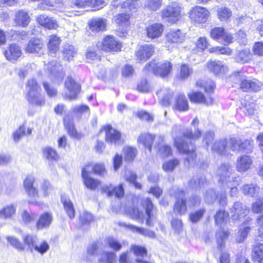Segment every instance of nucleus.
Returning a JSON list of instances; mask_svg holds the SVG:
<instances>
[{"mask_svg":"<svg viewBox=\"0 0 263 263\" xmlns=\"http://www.w3.org/2000/svg\"><path fill=\"white\" fill-rule=\"evenodd\" d=\"M172 136L174 140L175 145L181 153L187 154L184 164L186 167L194 166L196 163V154L195 146L191 140H195L201 136V132L197 129L194 134L188 129L182 131V127L179 125L173 126Z\"/></svg>","mask_w":263,"mask_h":263,"instance_id":"obj_1","label":"nucleus"},{"mask_svg":"<svg viewBox=\"0 0 263 263\" xmlns=\"http://www.w3.org/2000/svg\"><path fill=\"white\" fill-rule=\"evenodd\" d=\"M142 204L145 209V213L137 208H134L127 212L132 218L141 223L146 220V224L148 226H153L156 219L157 210L154 206L152 201L148 198H145L142 201Z\"/></svg>","mask_w":263,"mask_h":263,"instance_id":"obj_2","label":"nucleus"},{"mask_svg":"<svg viewBox=\"0 0 263 263\" xmlns=\"http://www.w3.org/2000/svg\"><path fill=\"white\" fill-rule=\"evenodd\" d=\"M26 89L27 92L26 98L29 104L36 106L45 104L44 98L41 95L42 89L35 79L28 80Z\"/></svg>","mask_w":263,"mask_h":263,"instance_id":"obj_3","label":"nucleus"},{"mask_svg":"<svg viewBox=\"0 0 263 263\" xmlns=\"http://www.w3.org/2000/svg\"><path fill=\"white\" fill-rule=\"evenodd\" d=\"M172 69V64L168 61H165L158 64L155 61H151L145 66L143 70L145 73L152 72L165 77L171 72Z\"/></svg>","mask_w":263,"mask_h":263,"instance_id":"obj_4","label":"nucleus"},{"mask_svg":"<svg viewBox=\"0 0 263 263\" xmlns=\"http://www.w3.org/2000/svg\"><path fill=\"white\" fill-rule=\"evenodd\" d=\"M232 78L241 81L240 88L245 92H256L263 88V84L257 80L243 78L240 71H237L232 76Z\"/></svg>","mask_w":263,"mask_h":263,"instance_id":"obj_5","label":"nucleus"},{"mask_svg":"<svg viewBox=\"0 0 263 263\" xmlns=\"http://www.w3.org/2000/svg\"><path fill=\"white\" fill-rule=\"evenodd\" d=\"M229 144L231 150L245 153H251L254 148L253 140L246 139L242 140L235 137L229 139Z\"/></svg>","mask_w":263,"mask_h":263,"instance_id":"obj_6","label":"nucleus"},{"mask_svg":"<svg viewBox=\"0 0 263 263\" xmlns=\"http://www.w3.org/2000/svg\"><path fill=\"white\" fill-rule=\"evenodd\" d=\"M170 194L177 199L173 209L174 213L180 215L184 214L186 211V205L183 191L177 187H173L170 191Z\"/></svg>","mask_w":263,"mask_h":263,"instance_id":"obj_7","label":"nucleus"},{"mask_svg":"<svg viewBox=\"0 0 263 263\" xmlns=\"http://www.w3.org/2000/svg\"><path fill=\"white\" fill-rule=\"evenodd\" d=\"M189 16L196 24L204 23L208 20L209 12L205 8L196 6L190 11Z\"/></svg>","mask_w":263,"mask_h":263,"instance_id":"obj_8","label":"nucleus"},{"mask_svg":"<svg viewBox=\"0 0 263 263\" xmlns=\"http://www.w3.org/2000/svg\"><path fill=\"white\" fill-rule=\"evenodd\" d=\"M162 17L171 23H175L181 17V8L178 6H168L161 12Z\"/></svg>","mask_w":263,"mask_h":263,"instance_id":"obj_9","label":"nucleus"},{"mask_svg":"<svg viewBox=\"0 0 263 263\" xmlns=\"http://www.w3.org/2000/svg\"><path fill=\"white\" fill-rule=\"evenodd\" d=\"M233 171L232 167L228 163H223L218 167L216 174L219 177V182L224 186L225 183L232 181Z\"/></svg>","mask_w":263,"mask_h":263,"instance_id":"obj_10","label":"nucleus"},{"mask_svg":"<svg viewBox=\"0 0 263 263\" xmlns=\"http://www.w3.org/2000/svg\"><path fill=\"white\" fill-rule=\"evenodd\" d=\"M230 212L233 213L232 216V219L233 220L240 221L249 214L250 209L240 202L237 201L230 209Z\"/></svg>","mask_w":263,"mask_h":263,"instance_id":"obj_11","label":"nucleus"},{"mask_svg":"<svg viewBox=\"0 0 263 263\" xmlns=\"http://www.w3.org/2000/svg\"><path fill=\"white\" fill-rule=\"evenodd\" d=\"M65 85L69 92L63 95L64 98L70 100L76 99L80 90V85L76 83L71 78L67 79Z\"/></svg>","mask_w":263,"mask_h":263,"instance_id":"obj_12","label":"nucleus"},{"mask_svg":"<svg viewBox=\"0 0 263 263\" xmlns=\"http://www.w3.org/2000/svg\"><path fill=\"white\" fill-rule=\"evenodd\" d=\"M121 48V44L111 35L105 37L101 45V50L107 52L118 51Z\"/></svg>","mask_w":263,"mask_h":263,"instance_id":"obj_13","label":"nucleus"},{"mask_svg":"<svg viewBox=\"0 0 263 263\" xmlns=\"http://www.w3.org/2000/svg\"><path fill=\"white\" fill-rule=\"evenodd\" d=\"M154 52L153 45L145 44L142 45L136 52L137 60L139 62H144L149 59Z\"/></svg>","mask_w":263,"mask_h":263,"instance_id":"obj_14","label":"nucleus"},{"mask_svg":"<svg viewBox=\"0 0 263 263\" xmlns=\"http://www.w3.org/2000/svg\"><path fill=\"white\" fill-rule=\"evenodd\" d=\"M210 33L211 37L214 40L222 39L224 44L233 42V37L232 35L228 32H225L224 29L222 27H216L212 29Z\"/></svg>","mask_w":263,"mask_h":263,"instance_id":"obj_15","label":"nucleus"},{"mask_svg":"<svg viewBox=\"0 0 263 263\" xmlns=\"http://www.w3.org/2000/svg\"><path fill=\"white\" fill-rule=\"evenodd\" d=\"M212 151L221 155L228 156L230 154L229 139H221L216 141L212 147Z\"/></svg>","mask_w":263,"mask_h":263,"instance_id":"obj_16","label":"nucleus"},{"mask_svg":"<svg viewBox=\"0 0 263 263\" xmlns=\"http://www.w3.org/2000/svg\"><path fill=\"white\" fill-rule=\"evenodd\" d=\"M102 131L105 133V140L108 143H116L121 138L120 132L113 128L110 125L105 126Z\"/></svg>","mask_w":263,"mask_h":263,"instance_id":"obj_17","label":"nucleus"},{"mask_svg":"<svg viewBox=\"0 0 263 263\" xmlns=\"http://www.w3.org/2000/svg\"><path fill=\"white\" fill-rule=\"evenodd\" d=\"M4 54L7 60L15 61L22 54L20 47L16 44L10 45L4 51Z\"/></svg>","mask_w":263,"mask_h":263,"instance_id":"obj_18","label":"nucleus"},{"mask_svg":"<svg viewBox=\"0 0 263 263\" xmlns=\"http://www.w3.org/2000/svg\"><path fill=\"white\" fill-rule=\"evenodd\" d=\"M102 192L107 194L108 196L115 195L116 197L121 198L124 196V191L122 184L117 187H114L111 184L105 185L102 187Z\"/></svg>","mask_w":263,"mask_h":263,"instance_id":"obj_19","label":"nucleus"},{"mask_svg":"<svg viewBox=\"0 0 263 263\" xmlns=\"http://www.w3.org/2000/svg\"><path fill=\"white\" fill-rule=\"evenodd\" d=\"M156 147L158 153L162 157H168L172 154V149L170 146L163 143L164 137L162 135H158L156 137Z\"/></svg>","mask_w":263,"mask_h":263,"instance_id":"obj_20","label":"nucleus"},{"mask_svg":"<svg viewBox=\"0 0 263 263\" xmlns=\"http://www.w3.org/2000/svg\"><path fill=\"white\" fill-rule=\"evenodd\" d=\"M208 69L214 74L225 73L228 70V67L223 62L220 61H212L208 63Z\"/></svg>","mask_w":263,"mask_h":263,"instance_id":"obj_21","label":"nucleus"},{"mask_svg":"<svg viewBox=\"0 0 263 263\" xmlns=\"http://www.w3.org/2000/svg\"><path fill=\"white\" fill-rule=\"evenodd\" d=\"M189 97L191 101L203 103L206 105H210L213 103V99L208 95L206 97L203 94L200 92H194L189 95Z\"/></svg>","mask_w":263,"mask_h":263,"instance_id":"obj_22","label":"nucleus"},{"mask_svg":"<svg viewBox=\"0 0 263 263\" xmlns=\"http://www.w3.org/2000/svg\"><path fill=\"white\" fill-rule=\"evenodd\" d=\"M52 221V215L50 213H44L41 214L36 223V228L39 230H42L48 228Z\"/></svg>","mask_w":263,"mask_h":263,"instance_id":"obj_23","label":"nucleus"},{"mask_svg":"<svg viewBox=\"0 0 263 263\" xmlns=\"http://www.w3.org/2000/svg\"><path fill=\"white\" fill-rule=\"evenodd\" d=\"M24 250L32 252L38 241L37 237L32 234H26L23 236Z\"/></svg>","mask_w":263,"mask_h":263,"instance_id":"obj_24","label":"nucleus"},{"mask_svg":"<svg viewBox=\"0 0 263 263\" xmlns=\"http://www.w3.org/2000/svg\"><path fill=\"white\" fill-rule=\"evenodd\" d=\"M64 124L67 132L69 136L73 138L80 139L82 135L78 133L74 126V123L72 120L69 119L68 117H65L63 119Z\"/></svg>","mask_w":263,"mask_h":263,"instance_id":"obj_25","label":"nucleus"},{"mask_svg":"<svg viewBox=\"0 0 263 263\" xmlns=\"http://www.w3.org/2000/svg\"><path fill=\"white\" fill-rule=\"evenodd\" d=\"M30 20V18L28 13L25 10H21L16 12L14 22L17 25L26 27L29 23Z\"/></svg>","mask_w":263,"mask_h":263,"instance_id":"obj_26","label":"nucleus"},{"mask_svg":"<svg viewBox=\"0 0 263 263\" xmlns=\"http://www.w3.org/2000/svg\"><path fill=\"white\" fill-rule=\"evenodd\" d=\"M156 138L155 135H152L149 133L141 134L138 138V142L139 144H142L143 146L147 148L149 152H151L152 148V145L154 140Z\"/></svg>","mask_w":263,"mask_h":263,"instance_id":"obj_27","label":"nucleus"},{"mask_svg":"<svg viewBox=\"0 0 263 263\" xmlns=\"http://www.w3.org/2000/svg\"><path fill=\"white\" fill-rule=\"evenodd\" d=\"M185 37L184 33L180 30H173L170 31L166 35V40L169 43H181Z\"/></svg>","mask_w":263,"mask_h":263,"instance_id":"obj_28","label":"nucleus"},{"mask_svg":"<svg viewBox=\"0 0 263 263\" xmlns=\"http://www.w3.org/2000/svg\"><path fill=\"white\" fill-rule=\"evenodd\" d=\"M173 108L180 111L188 110V101L184 95L180 93L176 97Z\"/></svg>","mask_w":263,"mask_h":263,"instance_id":"obj_29","label":"nucleus"},{"mask_svg":"<svg viewBox=\"0 0 263 263\" xmlns=\"http://www.w3.org/2000/svg\"><path fill=\"white\" fill-rule=\"evenodd\" d=\"M163 31V27L161 24H154L146 28L147 36L155 39L160 37Z\"/></svg>","mask_w":263,"mask_h":263,"instance_id":"obj_30","label":"nucleus"},{"mask_svg":"<svg viewBox=\"0 0 263 263\" xmlns=\"http://www.w3.org/2000/svg\"><path fill=\"white\" fill-rule=\"evenodd\" d=\"M89 25L92 31H103L106 28V20L100 17L93 18L90 21Z\"/></svg>","mask_w":263,"mask_h":263,"instance_id":"obj_31","label":"nucleus"},{"mask_svg":"<svg viewBox=\"0 0 263 263\" xmlns=\"http://www.w3.org/2000/svg\"><path fill=\"white\" fill-rule=\"evenodd\" d=\"M37 22L42 26L49 29H54L58 26L55 20L45 15H40L37 17Z\"/></svg>","mask_w":263,"mask_h":263,"instance_id":"obj_32","label":"nucleus"},{"mask_svg":"<svg viewBox=\"0 0 263 263\" xmlns=\"http://www.w3.org/2000/svg\"><path fill=\"white\" fill-rule=\"evenodd\" d=\"M252 164L250 157L247 155H243L239 157L237 161L236 168L239 172L247 171Z\"/></svg>","mask_w":263,"mask_h":263,"instance_id":"obj_33","label":"nucleus"},{"mask_svg":"<svg viewBox=\"0 0 263 263\" xmlns=\"http://www.w3.org/2000/svg\"><path fill=\"white\" fill-rule=\"evenodd\" d=\"M251 219L247 217L244 222V226H241L238 232V235L236 238V241L238 243L243 242L247 237L248 234L251 229L249 226V222Z\"/></svg>","mask_w":263,"mask_h":263,"instance_id":"obj_34","label":"nucleus"},{"mask_svg":"<svg viewBox=\"0 0 263 263\" xmlns=\"http://www.w3.org/2000/svg\"><path fill=\"white\" fill-rule=\"evenodd\" d=\"M43 46V44L40 39H32L29 41L25 50L28 53H38Z\"/></svg>","mask_w":263,"mask_h":263,"instance_id":"obj_35","label":"nucleus"},{"mask_svg":"<svg viewBox=\"0 0 263 263\" xmlns=\"http://www.w3.org/2000/svg\"><path fill=\"white\" fill-rule=\"evenodd\" d=\"M157 95L160 98V102L163 106H167L170 104V99L173 92L167 88L161 89L157 91Z\"/></svg>","mask_w":263,"mask_h":263,"instance_id":"obj_36","label":"nucleus"},{"mask_svg":"<svg viewBox=\"0 0 263 263\" xmlns=\"http://www.w3.org/2000/svg\"><path fill=\"white\" fill-rule=\"evenodd\" d=\"M60 44V40L59 37L55 35H52L49 36L48 47L49 54L51 56H55L56 52L59 50Z\"/></svg>","mask_w":263,"mask_h":263,"instance_id":"obj_37","label":"nucleus"},{"mask_svg":"<svg viewBox=\"0 0 263 263\" xmlns=\"http://www.w3.org/2000/svg\"><path fill=\"white\" fill-rule=\"evenodd\" d=\"M232 180L231 181H229L224 184L223 185V188L225 190L227 188H229L231 189L230 190V195L232 197L235 196L237 195L238 192L237 186L240 184V179L238 177H236L235 176H232Z\"/></svg>","mask_w":263,"mask_h":263,"instance_id":"obj_38","label":"nucleus"},{"mask_svg":"<svg viewBox=\"0 0 263 263\" xmlns=\"http://www.w3.org/2000/svg\"><path fill=\"white\" fill-rule=\"evenodd\" d=\"M259 190L260 188L256 184H247L242 187V193L252 197L257 196Z\"/></svg>","mask_w":263,"mask_h":263,"instance_id":"obj_39","label":"nucleus"},{"mask_svg":"<svg viewBox=\"0 0 263 263\" xmlns=\"http://www.w3.org/2000/svg\"><path fill=\"white\" fill-rule=\"evenodd\" d=\"M252 257L254 263H263V243H258L254 246Z\"/></svg>","mask_w":263,"mask_h":263,"instance_id":"obj_40","label":"nucleus"},{"mask_svg":"<svg viewBox=\"0 0 263 263\" xmlns=\"http://www.w3.org/2000/svg\"><path fill=\"white\" fill-rule=\"evenodd\" d=\"M99 251V248L97 244L93 243L89 245L87 248V255L83 258V260L86 262L92 261L94 257L98 255Z\"/></svg>","mask_w":263,"mask_h":263,"instance_id":"obj_41","label":"nucleus"},{"mask_svg":"<svg viewBox=\"0 0 263 263\" xmlns=\"http://www.w3.org/2000/svg\"><path fill=\"white\" fill-rule=\"evenodd\" d=\"M61 201L68 217L72 219L74 217V210L73 204L68 197L63 195L61 196Z\"/></svg>","mask_w":263,"mask_h":263,"instance_id":"obj_42","label":"nucleus"},{"mask_svg":"<svg viewBox=\"0 0 263 263\" xmlns=\"http://www.w3.org/2000/svg\"><path fill=\"white\" fill-rule=\"evenodd\" d=\"M26 127L24 125L20 126L17 128L15 131L13 133V139L15 142L20 141L21 138L25 135H30L32 133V129L28 128L27 132L26 133Z\"/></svg>","mask_w":263,"mask_h":263,"instance_id":"obj_43","label":"nucleus"},{"mask_svg":"<svg viewBox=\"0 0 263 263\" xmlns=\"http://www.w3.org/2000/svg\"><path fill=\"white\" fill-rule=\"evenodd\" d=\"M126 226L133 232L138 233L145 236H147L149 238H155L156 237L155 233L153 231L149 230H147L144 228H141L132 224H128Z\"/></svg>","mask_w":263,"mask_h":263,"instance_id":"obj_44","label":"nucleus"},{"mask_svg":"<svg viewBox=\"0 0 263 263\" xmlns=\"http://www.w3.org/2000/svg\"><path fill=\"white\" fill-rule=\"evenodd\" d=\"M77 51L76 48L72 45L65 44L63 50L64 58L68 61L72 60L77 53Z\"/></svg>","mask_w":263,"mask_h":263,"instance_id":"obj_45","label":"nucleus"},{"mask_svg":"<svg viewBox=\"0 0 263 263\" xmlns=\"http://www.w3.org/2000/svg\"><path fill=\"white\" fill-rule=\"evenodd\" d=\"M162 0H146L144 3V8L149 11H156L162 6Z\"/></svg>","mask_w":263,"mask_h":263,"instance_id":"obj_46","label":"nucleus"},{"mask_svg":"<svg viewBox=\"0 0 263 263\" xmlns=\"http://www.w3.org/2000/svg\"><path fill=\"white\" fill-rule=\"evenodd\" d=\"M116 258V254L113 252H103L98 259L99 263H113Z\"/></svg>","mask_w":263,"mask_h":263,"instance_id":"obj_47","label":"nucleus"},{"mask_svg":"<svg viewBox=\"0 0 263 263\" xmlns=\"http://www.w3.org/2000/svg\"><path fill=\"white\" fill-rule=\"evenodd\" d=\"M124 178L126 181L133 184L135 188L137 189H141L142 185L137 182V176L135 173L129 171H126L124 174Z\"/></svg>","mask_w":263,"mask_h":263,"instance_id":"obj_48","label":"nucleus"},{"mask_svg":"<svg viewBox=\"0 0 263 263\" xmlns=\"http://www.w3.org/2000/svg\"><path fill=\"white\" fill-rule=\"evenodd\" d=\"M15 213V208L13 205L6 206L0 210V218L7 219L12 216Z\"/></svg>","mask_w":263,"mask_h":263,"instance_id":"obj_49","label":"nucleus"},{"mask_svg":"<svg viewBox=\"0 0 263 263\" xmlns=\"http://www.w3.org/2000/svg\"><path fill=\"white\" fill-rule=\"evenodd\" d=\"M218 18L221 21H227L232 16V11L230 9L226 7H220L217 10Z\"/></svg>","mask_w":263,"mask_h":263,"instance_id":"obj_50","label":"nucleus"},{"mask_svg":"<svg viewBox=\"0 0 263 263\" xmlns=\"http://www.w3.org/2000/svg\"><path fill=\"white\" fill-rule=\"evenodd\" d=\"M129 18L130 16L128 13H120L115 16V21L117 24L122 26L129 24Z\"/></svg>","mask_w":263,"mask_h":263,"instance_id":"obj_51","label":"nucleus"},{"mask_svg":"<svg viewBox=\"0 0 263 263\" xmlns=\"http://www.w3.org/2000/svg\"><path fill=\"white\" fill-rule=\"evenodd\" d=\"M137 155V149L133 147H125L124 148V159L126 161H132Z\"/></svg>","mask_w":263,"mask_h":263,"instance_id":"obj_52","label":"nucleus"},{"mask_svg":"<svg viewBox=\"0 0 263 263\" xmlns=\"http://www.w3.org/2000/svg\"><path fill=\"white\" fill-rule=\"evenodd\" d=\"M85 185L91 190H95L100 184V181L90 177L83 178Z\"/></svg>","mask_w":263,"mask_h":263,"instance_id":"obj_53","label":"nucleus"},{"mask_svg":"<svg viewBox=\"0 0 263 263\" xmlns=\"http://www.w3.org/2000/svg\"><path fill=\"white\" fill-rule=\"evenodd\" d=\"M230 235V232L222 230L218 231L216 234L217 242L219 248H221L223 243Z\"/></svg>","mask_w":263,"mask_h":263,"instance_id":"obj_54","label":"nucleus"},{"mask_svg":"<svg viewBox=\"0 0 263 263\" xmlns=\"http://www.w3.org/2000/svg\"><path fill=\"white\" fill-rule=\"evenodd\" d=\"M193 72V70L188 65L183 64L180 67L179 78L185 80L188 78Z\"/></svg>","mask_w":263,"mask_h":263,"instance_id":"obj_55","label":"nucleus"},{"mask_svg":"<svg viewBox=\"0 0 263 263\" xmlns=\"http://www.w3.org/2000/svg\"><path fill=\"white\" fill-rule=\"evenodd\" d=\"M249 50L245 49L240 50L235 57V59L237 62L243 64L247 63L250 60Z\"/></svg>","mask_w":263,"mask_h":263,"instance_id":"obj_56","label":"nucleus"},{"mask_svg":"<svg viewBox=\"0 0 263 263\" xmlns=\"http://www.w3.org/2000/svg\"><path fill=\"white\" fill-rule=\"evenodd\" d=\"M229 218V213L224 211L220 210L215 216V221L217 224L226 223Z\"/></svg>","mask_w":263,"mask_h":263,"instance_id":"obj_57","label":"nucleus"},{"mask_svg":"<svg viewBox=\"0 0 263 263\" xmlns=\"http://www.w3.org/2000/svg\"><path fill=\"white\" fill-rule=\"evenodd\" d=\"M179 164V161L177 159H174L165 162L162 165L163 170L165 172H172Z\"/></svg>","mask_w":263,"mask_h":263,"instance_id":"obj_58","label":"nucleus"},{"mask_svg":"<svg viewBox=\"0 0 263 263\" xmlns=\"http://www.w3.org/2000/svg\"><path fill=\"white\" fill-rule=\"evenodd\" d=\"M44 156L48 160H57L58 154L55 149L51 147H46L43 149Z\"/></svg>","mask_w":263,"mask_h":263,"instance_id":"obj_59","label":"nucleus"},{"mask_svg":"<svg viewBox=\"0 0 263 263\" xmlns=\"http://www.w3.org/2000/svg\"><path fill=\"white\" fill-rule=\"evenodd\" d=\"M252 211L255 213L263 212V197L258 198L256 202L252 204Z\"/></svg>","mask_w":263,"mask_h":263,"instance_id":"obj_60","label":"nucleus"},{"mask_svg":"<svg viewBox=\"0 0 263 263\" xmlns=\"http://www.w3.org/2000/svg\"><path fill=\"white\" fill-rule=\"evenodd\" d=\"M130 250L134 252L137 256L143 257L147 254L146 249L141 246L132 245L130 247Z\"/></svg>","mask_w":263,"mask_h":263,"instance_id":"obj_61","label":"nucleus"},{"mask_svg":"<svg viewBox=\"0 0 263 263\" xmlns=\"http://www.w3.org/2000/svg\"><path fill=\"white\" fill-rule=\"evenodd\" d=\"M6 239L11 245L17 249L24 250L23 245L16 237L13 236H7Z\"/></svg>","mask_w":263,"mask_h":263,"instance_id":"obj_62","label":"nucleus"},{"mask_svg":"<svg viewBox=\"0 0 263 263\" xmlns=\"http://www.w3.org/2000/svg\"><path fill=\"white\" fill-rule=\"evenodd\" d=\"M36 217V214L34 213L30 214L26 210L23 211L22 213V220L26 224L30 223L34 221Z\"/></svg>","mask_w":263,"mask_h":263,"instance_id":"obj_63","label":"nucleus"},{"mask_svg":"<svg viewBox=\"0 0 263 263\" xmlns=\"http://www.w3.org/2000/svg\"><path fill=\"white\" fill-rule=\"evenodd\" d=\"M41 190L43 196H46L52 191L53 187L48 181H44L41 184Z\"/></svg>","mask_w":263,"mask_h":263,"instance_id":"obj_64","label":"nucleus"}]
</instances>
